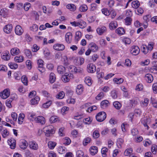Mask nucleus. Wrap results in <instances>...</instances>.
Wrapping results in <instances>:
<instances>
[{"mask_svg": "<svg viewBox=\"0 0 157 157\" xmlns=\"http://www.w3.org/2000/svg\"><path fill=\"white\" fill-rule=\"evenodd\" d=\"M44 132L45 133L46 136L48 137L55 133V131L54 130V127L52 125H49L45 127L44 128Z\"/></svg>", "mask_w": 157, "mask_h": 157, "instance_id": "1", "label": "nucleus"}, {"mask_svg": "<svg viewBox=\"0 0 157 157\" xmlns=\"http://www.w3.org/2000/svg\"><path fill=\"white\" fill-rule=\"evenodd\" d=\"M106 114L104 112H100L98 113L96 116L97 120L99 122L104 121L106 118Z\"/></svg>", "mask_w": 157, "mask_h": 157, "instance_id": "2", "label": "nucleus"}, {"mask_svg": "<svg viewBox=\"0 0 157 157\" xmlns=\"http://www.w3.org/2000/svg\"><path fill=\"white\" fill-rule=\"evenodd\" d=\"M73 75L71 73H66L65 75L62 76V80L65 82H68L70 79L73 78Z\"/></svg>", "mask_w": 157, "mask_h": 157, "instance_id": "3", "label": "nucleus"}, {"mask_svg": "<svg viewBox=\"0 0 157 157\" xmlns=\"http://www.w3.org/2000/svg\"><path fill=\"white\" fill-rule=\"evenodd\" d=\"M87 71L89 73H94L96 71L95 66L91 63L88 64L87 67Z\"/></svg>", "mask_w": 157, "mask_h": 157, "instance_id": "4", "label": "nucleus"}, {"mask_svg": "<svg viewBox=\"0 0 157 157\" xmlns=\"http://www.w3.org/2000/svg\"><path fill=\"white\" fill-rule=\"evenodd\" d=\"M10 95V92L8 89H5L2 92L0 93L1 97L3 99L7 98Z\"/></svg>", "mask_w": 157, "mask_h": 157, "instance_id": "5", "label": "nucleus"}, {"mask_svg": "<svg viewBox=\"0 0 157 157\" xmlns=\"http://www.w3.org/2000/svg\"><path fill=\"white\" fill-rule=\"evenodd\" d=\"M140 49L138 46H133L131 48V52L133 55H138L140 53Z\"/></svg>", "mask_w": 157, "mask_h": 157, "instance_id": "6", "label": "nucleus"}, {"mask_svg": "<svg viewBox=\"0 0 157 157\" xmlns=\"http://www.w3.org/2000/svg\"><path fill=\"white\" fill-rule=\"evenodd\" d=\"M106 28L105 26H100L96 29L97 32L99 35H102L103 33L106 31Z\"/></svg>", "mask_w": 157, "mask_h": 157, "instance_id": "7", "label": "nucleus"}, {"mask_svg": "<svg viewBox=\"0 0 157 157\" xmlns=\"http://www.w3.org/2000/svg\"><path fill=\"white\" fill-rule=\"evenodd\" d=\"M29 145L30 148L32 150H36L38 148V144L36 142H29Z\"/></svg>", "mask_w": 157, "mask_h": 157, "instance_id": "8", "label": "nucleus"}, {"mask_svg": "<svg viewBox=\"0 0 157 157\" xmlns=\"http://www.w3.org/2000/svg\"><path fill=\"white\" fill-rule=\"evenodd\" d=\"M1 58L6 61L9 60L10 58V55L8 51H6L3 53L1 55Z\"/></svg>", "mask_w": 157, "mask_h": 157, "instance_id": "9", "label": "nucleus"}, {"mask_svg": "<svg viewBox=\"0 0 157 157\" xmlns=\"http://www.w3.org/2000/svg\"><path fill=\"white\" fill-rule=\"evenodd\" d=\"M65 46L61 44H54L53 46V48L56 50L62 51L64 49Z\"/></svg>", "mask_w": 157, "mask_h": 157, "instance_id": "10", "label": "nucleus"}, {"mask_svg": "<svg viewBox=\"0 0 157 157\" xmlns=\"http://www.w3.org/2000/svg\"><path fill=\"white\" fill-rule=\"evenodd\" d=\"M88 47L93 52H95L98 50V46L94 42L90 43Z\"/></svg>", "mask_w": 157, "mask_h": 157, "instance_id": "11", "label": "nucleus"}, {"mask_svg": "<svg viewBox=\"0 0 157 157\" xmlns=\"http://www.w3.org/2000/svg\"><path fill=\"white\" fill-rule=\"evenodd\" d=\"M12 26L11 24H9L6 25L4 28V32L8 34L11 33L12 30Z\"/></svg>", "mask_w": 157, "mask_h": 157, "instance_id": "12", "label": "nucleus"}, {"mask_svg": "<svg viewBox=\"0 0 157 157\" xmlns=\"http://www.w3.org/2000/svg\"><path fill=\"white\" fill-rule=\"evenodd\" d=\"M35 122L36 123H40L41 124H44L45 122L44 118L42 116H39L35 119Z\"/></svg>", "mask_w": 157, "mask_h": 157, "instance_id": "13", "label": "nucleus"}, {"mask_svg": "<svg viewBox=\"0 0 157 157\" xmlns=\"http://www.w3.org/2000/svg\"><path fill=\"white\" fill-rule=\"evenodd\" d=\"M84 59L82 57L75 58L74 59V62L76 65H82L84 63Z\"/></svg>", "mask_w": 157, "mask_h": 157, "instance_id": "14", "label": "nucleus"}, {"mask_svg": "<svg viewBox=\"0 0 157 157\" xmlns=\"http://www.w3.org/2000/svg\"><path fill=\"white\" fill-rule=\"evenodd\" d=\"M72 37V33L71 32L67 33L65 35V38L66 42L68 44L71 43Z\"/></svg>", "mask_w": 157, "mask_h": 157, "instance_id": "15", "label": "nucleus"}, {"mask_svg": "<svg viewBox=\"0 0 157 157\" xmlns=\"http://www.w3.org/2000/svg\"><path fill=\"white\" fill-rule=\"evenodd\" d=\"M10 52L12 56H15L19 54L20 53V51L18 48L15 47L12 48Z\"/></svg>", "mask_w": 157, "mask_h": 157, "instance_id": "16", "label": "nucleus"}, {"mask_svg": "<svg viewBox=\"0 0 157 157\" xmlns=\"http://www.w3.org/2000/svg\"><path fill=\"white\" fill-rule=\"evenodd\" d=\"M23 32V30L20 25H18L16 26L15 28V33L18 35H22Z\"/></svg>", "mask_w": 157, "mask_h": 157, "instance_id": "17", "label": "nucleus"}, {"mask_svg": "<svg viewBox=\"0 0 157 157\" xmlns=\"http://www.w3.org/2000/svg\"><path fill=\"white\" fill-rule=\"evenodd\" d=\"M90 154L92 155H94L96 154L98 151V147L96 146H91L89 149Z\"/></svg>", "mask_w": 157, "mask_h": 157, "instance_id": "18", "label": "nucleus"}, {"mask_svg": "<svg viewBox=\"0 0 157 157\" xmlns=\"http://www.w3.org/2000/svg\"><path fill=\"white\" fill-rule=\"evenodd\" d=\"M8 143L12 149H14L16 147V140L13 139H9Z\"/></svg>", "mask_w": 157, "mask_h": 157, "instance_id": "19", "label": "nucleus"}, {"mask_svg": "<svg viewBox=\"0 0 157 157\" xmlns=\"http://www.w3.org/2000/svg\"><path fill=\"white\" fill-rule=\"evenodd\" d=\"M28 146V143L25 140H21L19 144V146L23 149H25Z\"/></svg>", "mask_w": 157, "mask_h": 157, "instance_id": "20", "label": "nucleus"}, {"mask_svg": "<svg viewBox=\"0 0 157 157\" xmlns=\"http://www.w3.org/2000/svg\"><path fill=\"white\" fill-rule=\"evenodd\" d=\"M145 79L147 82L149 83L151 82L153 79V76L150 74H147L145 75Z\"/></svg>", "mask_w": 157, "mask_h": 157, "instance_id": "21", "label": "nucleus"}, {"mask_svg": "<svg viewBox=\"0 0 157 157\" xmlns=\"http://www.w3.org/2000/svg\"><path fill=\"white\" fill-rule=\"evenodd\" d=\"M71 68L72 69L71 71H74L75 73H82L83 71V69L79 67H76L74 66H72Z\"/></svg>", "mask_w": 157, "mask_h": 157, "instance_id": "22", "label": "nucleus"}, {"mask_svg": "<svg viewBox=\"0 0 157 157\" xmlns=\"http://www.w3.org/2000/svg\"><path fill=\"white\" fill-rule=\"evenodd\" d=\"M109 28L111 30L115 29L117 27V22L116 21H112L109 24Z\"/></svg>", "mask_w": 157, "mask_h": 157, "instance_id": "23", "label": "nucleus"}, {"mask_svg": "<svg viewBox=\"0 0 157 157\" xmlns=\"http://www.w3.org/2000/svg\"><path fill=\"white\" fill-rule=\"evenodd\" d=\"M83 87L82 85L80 84L77 86L76 89V92L77 94L80 95L82 94L83 91Z\"/></svg>", "mask_w": 157, "mask_h": 157, "instance_id": "24", "label": "nucleus"}, {"mask_svg": "<svg viewBox=\"0 0 157 157\" xmlns=\"http://www.w3.org/2000/svg\"><path fill=\"white\" fill-rule=\"evenodd\" d=\"M25 117V115L23 113H21L19 115L18 120V122L19 124H22L24 120V119Z\"/></svg>", "mask_w": 157, "mask_h": 157, "instance_id": "25", "label": "nucleus"}, {"mask_svg": "<svg viewBox=\"0 0 157 157\" xmlns=\"http://www.w3.org/2000/svg\"><path fill=\"white\" fill-rule=\"evenodd\" d=\"M56 77L55 75L53 73H51L49 75V81L51 83H53L55 81Z\"/></svg>", "mask_w": 157, "mask_h": 157, "instance_id": "26", "label": "nucleus"}, {"mask_svg": "<svg viewBox=\"0 0 157 157\" xmlns=\"http://www.w3.org/2000/svg\"><path fill=\"white\" fill-rule=\"evenodd\" d=\"M109 105V102L107 100H105L102 101L101 103V108L104 109L106 108Z\"/></svg>", "mask_w": 157, "mask_h": 157, "instance_id": "27", "label": "nucleus"}, {"mask_svg": "<svg viewBox=\"0 0 157 157\" xmlns=\"http://www.w3.org/2000/svg\"><path fill=\"white\" fill-rule=\"evenodd\" d=\"M78 26L81 29H83L86 26V23L82 20L78 21Z\"/></svg>", "mask_w": 157, "mask_h": 157, "instance_id": "28", "label": "nucleus"}, {"mask_svg": "<svg viewBox=\"0 0 157 157\" xmlns=\"http://www.w3.org/2000/svg\"><path fill=\"white\" fill-rule=\"evenodd\" d=\"M116 33L119 35H122L125 33L124 29L122 27H119L116 30Z\"/></svg>", "mask_w": 157, "mask_h": 157, "instance_id": "29", "label": "nucleus"}, {"mask_svg": "<svg viewBox=\"0 0 157 157\" xmlns=\"http://www.w3.org/2000/svg\"><path fill=\"white\" fill-rule=\"evenodd\" d=\"M1 134L3 138H6L9 135V132L6 129H2L1 130Z\"/></svg>", "mask_w": 157, "mask_h": 157, "instance_id": "30", "label": "nucleus"}, {"mask_svg": "<svg viewBox=\"0 0 157 157\" xmlns=\"http://www.w3.org/2000/svg\"><path fill=\"white\" fill-rule=\"evenodd\" d=\"M67 8L70 11H74L76 9V6L73 4H68L66 6Z\"/></svg>", "mask_w": 157, "mask_h": 157, "instance_id": "31", "label": "nucleus"}, {"mask_svg": "<svg viewBox=\"0 0 157 157\" xmlns=\"http://www.w3.org/2000/svg\"><path fill=\"white\" fill-rule=\"evenodd\" d=\"M40 98L38 96H36L34 98L31 100V102L32 105H34L37 104L40 100Z\"/></svg>", "mask_w": 157, "mask_h": 157, "instance_id": "32", "label": "nucleus"}, {"mask_svg": "<svg viewBox=\"0 0 157 157\" xmlns=\"http://www.w3.org/2000/svg\"><path fill=\"white\" fill-rule=\"evenodd\" d=\"M67 151L66 148L64 147L60 146L58 149L59 153L61 154L65 153Z\"/></svg>", "mask_w": 157, "mask_h": 157, "instance_id": "33", "label": "nucleus"}, {"mask_svg": "<svg viewBox=\"0 0 157 157\" xmlns=\"http://www.w3.org/2000/svg\"><path fill=\"white\" fill-rule=\"evenodd\" d=\"M125 24L127 25H131L132 21V19L130 17H127L124 19Z\"/></svg>", "mask_w": 157, "mask_h": 157, "instance_id": "34", "label": "nucleus"}, {"mask_svg": "<svg viewBox=\"0 0 157 157\" xmlns=\"http://www.w3.org/2000/svg\"><path fill=\"white\" fill-rule=\"evenodd\" d=\"M91 140L90 138L87 137L85 138L83 141V144L84 146H86L87 144L89 143L91 141Z\"/></svg>", "mask_w": 157, "mask_h": 157, "instance_id": "35", "label": "nucleus"}, {"mask_svg": "<svg viewBox=\"0 0 157 157\" xmlns=\"http://www.w3.org/2000/svg\"><path fill=\"white\" fill-rule=\"evenodd\" d=\"M57 70L58 73L60 74H63L65 71V68L62 66H60L57 67Z\"/></svg>", "mask_w": 157, "mask_h": 157, "instance_id": "36", "label": "nucleus"}, {"mask_svg": "<svg viewBox=\"0 0 157 157\" xmlns=\"http://www.w3.org/2000/svg\"><path fill=\"white\" fill-rule=\"evenodd\" d=\"M113 105L115 108L117 110H119L121 107V104L118 101L113 102Z\"/></svg>", "mask_w": 157, "mask_h": 157, "instance_id": "37", "label": "nucleus"}, {"mask_svg": "<svg viewBox=\"0 0 157 157\" xmlns=\"http://www.w3.org/2000/svg\"><path fill=\"white\" fill-rule=\"evenodd\" d=\"M132 5L133 8H137L140 6L139 2L137 0L134 1L132 2Z\"/></svg>", "mask_w": 157, "mask_h": 157, "instance_id": "38", "label": "nucleus"}, {"mask_svg": "<svg viewBox=\"0 0 157 157\" xmlns=\"http://www.w3.org/2000/svg\"><path fill=\"white\" fill-rule=\"evenodd\" d=\"M43 53L45 57L47 59H49L50 53L48 49L46 48L44 49Z\"/></svg>", "mask_w": 157, "mask_h": 157, "instance_id": "39", "label": "nucleus"}, {"mask_svg": "<svg viewBox=\"0 0 157 157\" xmlns=\"http://www.w3.org/2000/svg\"><path fill=\"white\" fill-rule=\"evenodd\" d=\"M56 145V143L53 141H50L48 143V147L52 149H54Z\"/></svg>", "mask_w": 157, "mask_h": 157, "instance_id": "40", "label": "nucleus"}, {"mask_svg": "<svg viewBox=\"0 0 157 157\" xmlns=\"http://www.w3.org/2000/svg\"><path fill=\"white\" fill-rule=\"evenodd\" d=\"M52 101L51 100H49L46 103L43 104L42 105V107L44 108H48L52 104Z\"/></svg>", "mask_w": 157, "mask_h": 157, "instance_id": "41", "label": "nucleus"}, {"mask_svg": "<svg viewBox=\"0 0 157 157\" xmlns=\"http://www.w3.org/2000/svg\"><path fill=\"white\" fill-rule=\"evenodd\" d=\"M14 60L15 62L18 63L22 62L24 60V57L22 56H20L19 57L16 56L14 58Z\"/></svg>", "mask_w": 157, "mask_h": 157, "instance_id": "42", "label": "nucleus"}, {"mask_svg": "<svg viewBox=\"0 0 157 157\" xmlns=\"http://www.w3.org/2000/svg\"><path fill=\"white\" fill-rule=\"evenodd\" d=\"M124 142V140L121 138H119L117 141V144L118 148H121Z\"/></svg>", "mask_w": 157, "mask_h": 157, "instance_id": "43", "label": "nucleus"}, {"mask_svg": "<svg viewBox=\"0 0 157 157\" xmlns=\"http://www.w3.org/2000/svg\"><path fill=\"white\" fill-rule=\"evenodd\" d=\"M113 81L117 84H121L123 82L124 80L122 78H114L113 79Z\"/></svg>", "mask_w": 157, "mask_h": 157, "instance_id": "44", "label": "nucleus"}, {"mask_svg": "<svg viewBox=\"0 0 157 157\" xmlns=\"http://www.w3.org/2000/svg\"><path fill=\"white\" fill-rule=\"evenodd\" d=\"M28 119L31 121H35V119L36 118V117L34 114H33L29 113L28 115Z\"/></svg>", "mask_w": 157, "mask_h": 157, "instance_id": "45", "label": "nucleus"}, {"mask_svg": "<svg viewBox=\"0 0 157 157\" xmlns=\"http://www.w3.org/2000/svg\"><path fill=\"white\" fill-rule=\"evenodd\" d=\"M24 53L27 57L29 58H31L32 57V53L30 50L29 49H25L24 50Z\"/></svg>", "mask_w": 157, "mask_h": 157, "instance_id": "46", "label": "nucleus"}, {"mask_svg": "<svg viewBox=\"0 0 157 157\" xmlns=\"http://www.w3.org/2000/svg\"><path fill=\"white\" fill-rule=\"evenodd\" d=\"M8 65L11 69H17L18 67V65L17 63H9L8 64Z\"/></svg>", "mask_w": 157, "mask_h": 157, "instance_id": "47", "label": "nucleus"}, {"mask_svg": "<svg viewBox=\"0 0 157 157\" xmlns=\"http://www.w3.org/2000/svg\"><path fill=\"white\" fill-rule=\"evenodd\" d=\"M88 10V7L86 5H83L79 8V10L82 12H85Z\"/></svg>", "mask_w": 157, "mask_h": 157, "instance_id": "48", "label": "nucleus"}, {"mask_svg": "<svg viewBox=\"0 0 157 157\" xmlns=\"http://www.w3.org/2000/svg\"><path fill=\"white\" fill-rule=\"evenodd\" d=\"M58 120V118L56 116H52L50 118V121L51 123H55Z\"/></svg>", "mask_w": 157, "mask_h": 157, "instance_id": "49", "label": "nucleus"}, {"mask_svg": "<svg viewBox=\"0 0 157 157\" xmlns=\"http://www.w3.org/2000/svg\"><path fill=\"white\" fill-rule=\"evenodd\" d=\"M64 95V93L63 91H61L56 95V97L57 98L62 99L63 98Z\"/></svg>", "mask_w": 157, "mask_h": 157, "instance_id": "50", "label": "nucleus"}, {"mask_svg": "<svg viewBox=\"0 0 157 157\" xmlns=\"http://www.w3.org/2000/svg\"><path fill=\"white\" fill-rule=\"evenodd\" d=\"M21 80L23 83L25 85L27 86L28 84V80L27 79V77L25 76H23L22 77Z\"/></svg>", "mask_w": 157, "mask_h": 157, "instance_id": "51", "label": "nucleus"}, {"mask_svg": "<svg viewBox=\"0 0 157 157\" xmlns=\"http://www.w3.org/2000/svg\"><path fill=\"white\" fill-rule=\"evenodd\" d=\"M93 137L95 139H96L99 137L100 134L98 130H96L94 131L93 133Z\"/></svg>", "mask_w": 157, "mask_h": 157, "instance_id": "52", "label": "nucleus"}, {"mask_svg": "<svg viewBox=\"0 0 157 157\" xmlns=\"http://www.w3.org/2000/svg\"><path fill=\"white\" fill-rule=\"evenodd\" d=\"M63 144L65 145H68L71 143V140L70 139L67 137H65L63 139Z\"/></svg>", "mask_w": 157, "mask_h": 157, "instance_id": "53", "label": "nucleus"}, {"mask_svg": "<svg viewBox=\"0 0 157 157\" xmlns=\"http://www.w3.org/2000/svg\"><path fill=\"white\" fill-rule=\"evenodd\" d=\"M8 12V10L6 8H3L1 10L0 13L1 15L5 16L7 14Z\"/></svg>", "mask_w": 157, "mask_h": 157, "instance_id": "54", "label": "nucleus"}, {"mask_svg": "<svg viewBox=\"0 0 157 157\" xmlns=\"http://www.w3.org/2000/svg\"><path fill=\"white\" fill-rule=\"evenodd\" d=\"M104 96V93L101 92L95 98L98 100H99L103 98Z\"/></svg>", "mask_w": 157, "mask_h": 157, "instance_id": "55", "label": "nucleus"}, {"mask_svg": "<svg viewBox=\"0 0 157 157\" xmlns=\"http://www.w3.org/2000/svg\"><path fill=\"white\" fill-rule=\"evenodd\" d=\"M132 151V149L131 148L127 149L124 152V154L125 155L128 156L129 155Z\"/></svg>", "mask_w": 157, "mask_h": 157, "instance_id": "56", "label": "nucleus"}, {"mask_svg": "<svg viewBox=\"0 0 157 157\" xmlns=\"http://www.w3.org/2000/svg\"><path fill=\"white\" fill-rule=\"evenodd\" d=\"M147 49V46L146 45H143L141 47L142 51L145 54L148 52Z\"/></svg>", "mask_w": 157, "mask_h": 157, "instance_id": "57", "label": "nucleus"}, {"mask_svg": "<svg viewBox=\"0 0 157 157\" xmlns=\"http://www.w3.org/2000/svg\"><path fill=\"white\" fill-rule=\"evenodd\" d=\"M31 6V4L29 2L25 3L24 6V8L25 11H28Z\"/></svg>", "mask_w": 157, "mask_h": 157, "instance_id": "58", "label": "nucleus"}, {"mask_svg": "<svg viewBox=\"0 0 157 157\" xmlns=\"http://www.w3.org/2000/svg\"><path fill=\"white\" fill-rule=\"evenodd\" d=\"M108 149L106 147H103L101 150V153L103 157H105L106 156V153Z\"/></svg>", "mask_w": 157, "mask_h": 157, "instance_id": "59", "label": "nucleus"}, {"mask_svg": "<svg viewBox=\"0 0 157 157\" xmlns=\"http://www.w3.org/2000/svg\"><path fill=\"white\" fill-rule=\"evenodd\" d=\"M81 33L80 31H77L75 33V39L78 41L81 37Z\"/></svg>", "mask_w": 157, "mask_h": 157, "instance_id": "60", "label": "nucleus"}, {"mask_svg": "<svg viewBox=\"0 0 157 157\" xmlns=\"http://www.w3.org/2000/svg\"><path fill=\"white\" fill-rule=\"evenodd\" d=\"M25 154L26 157H32L33 156V154L29 150H26Z\"/></svg>", "mask_w": 157, "mask_h": 157, "instance_id": "61", "label": "nucleus"}, {"mask_svg": "<svg viewBox=\"0 0 157 157\" xmlns=\"http://www.w3.org/2000/svg\"><path fill=\"white\" fill-rule=\"evenodd\" d=\"M102 13L105 16H109L110 13L109 10L106 8H103L101 10Z\"/></svg>", "mask_w": 157, "mask_h": 157, "instance_id": "62", "label": "nucleus"}, {"mask_svg": "<svg viewBox=\"0 0 157 157\" xmlns=\"http://www.w3.org/2000/svg\"><path fill=\"white\" fill-rule=\"evenodd\" d=\"M157 146L155 145H153L151 148V151L153 154H155L157 152Z\"/></svg>", "mask_w": 157, "mask_h": 157, "instance_id": "63", "label": "nucleus"}, {"mask_svg": "<svg viewBox=\"0 0 157 157\" xmlns=\"http://www.w3.org/2000/svg\"><path fill=\"white\" fill-rule=\"evenodd\" d=\"M77 157H83L84 153L81 150H78L76 152Z\"/></svg>", "mask_w": 157, "mask_h": 157, "instance_id": "64", "label": "nucleus"}]
</instances>
